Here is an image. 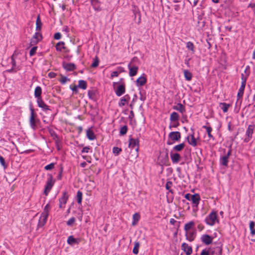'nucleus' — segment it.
I'll use <instances>...</instances> for the list:
<instances>
[{
  "label": "nucleus",
  "mask_w": 255,
  "mask_h": 255,
  "mask_svg": "<svg viewBox=\"0 0 255 255\" xmlns=\"http://www.w3.org/2000/svg\"><path fill=\"white\" fill-rule=\"evenodd\" d=\"M210 255H222V245L218 244L216 247L209 248Z\"/></svg>",
  "instance_id": "nucleus-8"
},
{
  "label": "nucleus",
  "mask_w": 255,
  "mask_h": 255,
  "mask_svg": "<svg viewBox=\"0 0 255 255\" xmlns=\"http://www.w3.org/2000/svg\"><path fill=\"white\" fill-rule=\"evenodd\" d=\"M168 137L173 141H178L181 138V133L179 131H171L169 133Z\"/></svg>",
  "instance_id": "nucleus-10"
},
{
  "label": "nucleus",
  "mask_w": 255,
  "mask_h": 255,
  "mask_svg": "<svg viewBox=\"0 0 255 255\" xmlns=\"http://www.w3.org/2000/svg\"><path fill=\"white\" fill-rule=\"evenodd\" d=\"M196 235L195 230L188 231L185 234L186 239L189 242H192L194 240Z\"/></svg>",
  "instance_id": "nucleus-16"
},
{
  "label": "nucleus",
  "mask_w": 255,
  "mask_h": 255,
  "mask_svg": "<svg viewBox=\"0 0 255 255\" xmlns=\"http://www.w3.org/2000/svg\"><path fill=\"white\" fill-rule=\"evenodd\" d=\"M173 109L182 114H183L186 112L185 107L181 103H178L176 105L174 106L173 107Z\"/></svg>",
  "instance_id": "nucleus-25"
},
{
  "label": "nucleus",
  "mask_w": 255,
  "mask_h": 255,
  "mask_svg": "<svg viewBox=\"0 0 255 255\" xmlns=\"http://www.w3.org/2000/svg\"><path fill=\"white\" fill-rule=\"evenodd\" d=\"M137 59H138L137 57H133L131 59L130 62L128 64V68L129 69V75L130 77L134 76L135 75H136L137 73L138 67L136 66L132 65V63Z\"/></svg>",
  "instance_id": "nucleus-6"
},
{
  "label": "nucleus",
  "mask_w": 255,
  "mask_h": 255,
  "mask_svg": "<svg viewBox=\"0 0 255 255\" xmlns=\"http://www.w3.org/2000/svg\"><path fill=\"white\" fill-rule=\"evenodd\" d=\"M90 149V147L89 146H85L81 150L82 153H88L89 152V150Z\"/></svg>",
  "instance_id": "nucleus-61"
},
{
  "label": "nucleus",
  "mask_w": 255,
  "mask_h": 255,
  "mask_svg": "<svg viewBox=\"0 0 255 255\" xmlns=\"http://www.w3.org/2000/svg\"><path fill=\"white\" fill-rule=\"evenodd\" d=\"M50 206L49 203L47 204L44 208L43 211L41 214L48 216L49 212L50 210Z\"/></svg>",
  "instance_id": "nucleus-38"
},
{
  "label": "nucleus",
  "mask_w": 255,
  "mask_h": 255,
  "mask_svg": "<svg viewBox=\"0 0 255 255\" xmlns=\"http://www.w3.org/2000/svg\"><path fill=\"white\" fill-rule=\"evenodd\" d=\"M86 136L87 138L90 140H93L96 139V135L93 130L91 129H88L86 131Z\"/></svg>",
  "instance_id": "nucleus-28"
},
{
  "label": "nucleus",
  "mask_w": 255,
  "mask_h": 255,
  "mask_svg": "<svg viewBox=\"0 0 255 255\" xmlns=\"http://www.w3.org/2000/svg\"><path fill=\"white\" fill-rule=\"evenodd\" d=\"M41 26H42V22L41 21L40 16L38 15L37 17L36 20V30L37 31H40L41 29Z\"/></svg>",
  "instance_id": "nucleus-32"
},
{
  "label": "nucleus",
  "mask_w": 255,
  "mask_h": 255,
  "mask_svg": "<svg viewBox=\"0 0 255 255\" xmlns=\"http://www.w3.org/2000/svg\"><path fill=\"white\" fill-rule=\"evenodd\" d=\"M97 94H98V91L97 90H95V89H92V90H89L88 92V96L89 98L93 101L97 100Z\"/></svg>",
  "instance_id": "nucleus-24"
},
{
  "label": "nucleus",
  "mask_w": 255,
  "mask_h": 255,
  "mask_svg": "<svg viewBox=\"0 0 255 255\" xmlns=\"http://www.w3.org/2000/svg\"><path fill=\"white\" fill-rule=\"evenodd\" d=\"M32 38H35V39L41 40V39L42 38V34L38 32H36Z\"/></svg>",
  "instance_id": "nucleus-55"
},
{
  "label": "nucleus",
  "mask_w": 255,
  "mask_h": 255,
  "mask_svg": "<svg viewBox=\"0 0 255 255\" xmlns=\"http://www.w3.org/2000/svg\"><path fill=\"white\" fill-rule=\"evenodd\" d=\"M69 196L66 191L63 192L62 196L59 199V207L61 209L65 208V205L66 204L68 199Z\"/></svg>",
  "instance_id": "nucleus-9"
},
{
  "label": "nucleus",
  "mask_w": 255,
  "mask_h": 255,
  "mask_svg": "<svg viewBox=\"0 0 255 255\" xmlns=\"http://www.w3.org/2000/svg\"><path fill=\"white\" fill-rule=\"evenodd\" d=\"M78 86L82 89L85 90L87 87V82L83 80H80L78 81Z\"/></svg>",
  "instance_id": "nucleus-35"
},
{
  "label": "nucleus",
  "mask_w": 255,
  "mask_h": 255,
  "mask_svg": "<svg viewBox=\"0 0 255 255\" xmlns=\"http://www.w3.org/2000/svg\"><path fill=\"white\" fill-rule=\"evenodd\" d=\"M200 255H210V252L209 248L207 250L206 249L202 250Z\"/></svg>",
  "instance_id": "nucleus-58"
},
{
  "label": "nucleus",
  "mask_w": 255,
  "mask_h": 255,
  "mask_svg": "<svg viewBox=\"0 0 255 255\" xmlns=\"http://www.w3.org/2000/svg\"><path fill=\"white\" fill-rule=\"evenodd\" d=\"M40 40V39H35V38H31L30 42V44L31 46L36 44Z\"/></svg>",
  "instance_id": "nucleus-57"
},
{
  "label": "nucleus",
  "mask_w": 255,
  "mask_h": 255,
  "mask_svg": "<svg viewBox=\"0 0 255 255\" xmlns=\"http://www.w3.org/2000/svg\"><path fill=\"white\" fill-rule=\"evenodd\" d=\"M181 250H183L186 255H191L192 253V248L187 243H183L181 245Z\"/></svg>",
  "instance_id": "nucleus-15"
},
{
  "label": "nucleus",
  "mask_w": 255,
  "mask_h": 255,
  "mask_svg": "<svg viewBox=\"0 0 255 255\" xmlns=\"http://www.w3.org/2000/svg\"><path fill=\"white\" fill-rule=\"evenodd\" d=\"M61 37V34L60 32H56L54 34V38L56 40H59Z\"/></svg>",
  "instance_id": "nucleus-62"
},
{
  "label": "nucleus",
  "mask_w": 255,
  "mask_h": 255,
  "mask_svg": "<svg viewBox=\"0 0 255 255\" xmlns=\"http://www.w3.org/2000/svg\"><path fill=\"white\" fill-rule=\"evenodd\" d=\"M194 134V132H193V133L190 136H188L187 137V139L189 144L193 147H195L197 145V143Z\"/></svg>",
  "instance_id": "nucleus-21"
},
{
  "label": "nucleus",
  "mask_w": 255,
  "mask_h": 255,
  "mask_svg": "<svg viewBox=\"0 0 255 255\" xmlns=\"http://www.w3.org/2000/svg\"><path fill=\"white\" fill-rule=\"evenodd\" d=\"M0 163L1 165L3 167L4 169H5L7 167V164L5 162L4 158L0 155Z\"/></svg>",
  "instance_id": "nucleus-50"
},
{
  "label": "nucleus",
  "mask_w": 255,
  "mask_h": 255,
  "mask_svg": "<svg viewBox=\"0 0 255 255\" xmlns=\"http://www.w3.org/2000/svg\"><path fill=\"white\" fill-rule=\"evenodd\" d=\"M70 88L71 89V90L75 92L76 94H77L78 92V86H76L75 85L72 86V85H71L70 86Z\"/></svg>",
  "instance_id": "nucleus-59"
},
{
  "label": "nucleus",
  "mask_w": 255,
  "mask_h": 255,
  "mask_svg": "<svg viewBox=\"0 0 255 255\" xmlns=\"http://www.w3.org/2000/svg\"><path fill=\"white\" fill-rule=\"evenodd\" d=\"M205 222L209 226H213L219 223L217 212L212 211L205 218Z\"/></svg>",
  "instance_id": "nucleus-2"
},
{
  "label": "nucleus",
  "mask_w": 255,
  "mask_h": 255,
  "mask_svg": "<svg viewBox=\"0 0 255 255\" xmlns=\"http://www.w3.org/2000/svg\"><path fill=\"white\" fill-rule=\"evenodd\" d=\"M130 96L128 95H126L124 97H123L121 99L120 102H119V106L120 107H122L126 105V103H128L130 100Z\"/></svg>",
  "instance_id": "nucleus-22"
},
{
  "label": "nucleus",
  "mask_w": 255,
  "mask_h": 255,
  "mask_svg": "<svg viewBox=\"0 0 255 255\" xmlns=\"http://www.w3.org/2000/svg\"><path fill=\"white\" fill-rule=\"evenodd\" d=\"M115 93L116 95L118 97H120L123 94H124L126 92V85L125 83H122V84L118 86L116 89Z\"/></svg>",
  "instance_id": "nucleus-11"
},
{
  "label": "nucleus",
  "mask_w": 255,
  "mask_h": 255,
  "mask_svg": "<svg viewBox=\"0 0 255 255\" xmlns=\"http://www.w3.org/2000/svg\"><path fill=\"white\" fill-rule=\"evenodd\" d=\"M63 68L67 71H73L76 69V66L74 63H62Z\"/></svg>",
  "instance_id": "nucleus-14"
},
{
  "label": "nucleus",
  "mask_w": 255,
  "mask_h": 255,
  "mask_svg": "<svg viewBox=\"0 0 255 255\" xmlns=\"http://www.w3.org/2000/svg\"><path fill=\"white\" fill-rule=\"evenodd\" d=\"M79 242V239L74 238L73 236H69L67 239V243L70 245L78 244Z\"/></svg>",
  "instance_id": "nucleus-26"
},
{
  "label": "nucleus",
  "mask_w": 255,
  "mask_h": 255,
  "mask_svg": "<svg viewBox=\"0 0 255 255\" xmlns=\"http://www.w3.org/2000/svg\"><path fill=\"white\" fill-rule=\"evenodd\" d=\"M75 218L74 217H72L70 219H69L66 223V224L68 226H71L74 224V223L75 222Z\"/></svg>",
  "instance_id": "nucleus-53"
},
{
  "label": "nucleus",
  "mask_w": 255,
  "mask_h": 255,
  "mask_svg": "<svg viewBox=\"0 0 255 255\" xmlns=\"http://www.w3.org/2000/svg\"><path fill=\"white\" fill-rule=\"evenodd\" d=\"M245 86H246L245 85H241L237 94L238 100H239L242 98L244 95Z\"/></svg>",
  "instance_id": "nucleus-33"
},
{
  "label": "nucleus",
  "mask_w": 255,
  "mask_h": 255,
  "mask_svg": "<svg viewBox=\"0 0 255 255\" xmlns=\"http://www.w3.org/2000/svg\"><path fill=\"white\" fill-rule=\"evenodd\" d=\"M201 200L200 196L198 194H195L192 195L190 201H192L193 207H197Z\"/></svg>",
  "instance_id": "nucleus-17"
},
{
  "label": "nucleus",
  "mask_w": 255,
  "mask_h": 255,
  "mask_svg": "<svg viewBox=\"0 0 255 255\" xmlns=\"http://www.w3.org/2000/svg\"><path fill=\"white\" fill-rule=\"evenodd\" d=\"M30 116L29 118V125L30 128L34 130L37 128V124L40 122L39 120L36 119L37 116L31 105H30Z\"/></svg>",
  "instance_id": "nucleus-1"
},
{
  "label": "nucleus",
  "mask_w": 255,
  "mask_h": 255,
  "mask_svg": "<svg viewBox=\"0 0 255 255\" xmlns=\"http://www.w3.org/2000/svg\"><path fill=\"white\" fill-rule=\"evenodd\" d=\"M179 119V116L176 112H174L171 114L170 117L171 122H178Z\"/></svg>",
  "instance_id": "nucleus-30"
},
{
  "label": "nucleus",
  "mask_w": 255,
  "mask_h": 255,
  "mask_svg": "<svg viewBox=\"0 0 255 255\" xmlns=\"http://www.w3.org/2000/svg\"><path fill=\"white\" fill-rule=\"evenodd\" d=\"M232 153V150L231 149H229L227 152V153H225V154L221 156L220 159V163L221 164L225 166H227L228 162H229V156L231 155Z\"/></svg>",
  "instance_id": "nucleus-7"
},
{
  "label": "nucleus",
  "mask_w": 255,
  "mask_h": 255,
  "mask_svg": "<svg viewBox=\"0 0 255 255\" xmlns=\"http://www.w3.org/2000/svg\"><path fill=\"white\" fill-rule=\"evenodd\" d=\"M255 125L254 124L250 125L246 131L245 137L244 139V142H249L253 137V134L254 132Z\"/></svg>",
  "instance_id": "nucleus-4"
},
{
  "label": "nucleus",
  "mask_w": 255,
  "mask_h": 255,
  "mask_svg": "<svg viewBox=\"0 0 255 255\" xmlns=\"http://www.w3.org/2000/svg\"><path fill=\"white\" fill-rule=\"evenodd\" d=\"M48 131L51 136L52 137L53 139L55 140V144L58 145V143L60 142V139L58 136V135L57 134V133L55 132V131L53 130L51 128H48Z\"/></svg>",
  "instance_id": "nucleus-20"
},
{
  "label": "nucleus",
  "mask_w": 255,
  "mask_h": 255,
  "mask_svg": "<svg viewBox=\"0 0 255 255\" xmlns=\"http://www.w3.org/2000/svg\"><path fill=\"white\" fill-rule=\"evenodd\" d=\"M64 44L65 43L63 41L58 42L55 46L56 50L61 51L62 49H65Z\"/></svg>",
  "instance_id": "nucleus-39"
},
{
  "label": "nucleus",
  "mask_w": 255,
  "mask_h": 255,
  "mask_svg": "<svg viewBox=\"0 0 255 255\" xmlns=\"http://www.w3.org/2000/svg\"><path fill=\"white\" fill-rule=\"evenodd\" d=\"M62 172H63V167H61L60 169L59 173L58 175L57 176V179L59 180H61L62 179Z\"/></svg>",
  "instance_id": "nucleus-60"
},
{
  "label": "nucleus",
  "mask_w": 255,
  "mask_h": 255,
  "mask_svg": "<svg viewBox=\"0 0 255 255\" xmlns=\"http://www.w3.org/2000/svg\"><path fill=\"white\" fill-rule=\"evenodd\" d=\"M140 247V244L138 242H135L132 252L134 254L137 255L138 253V250Z\"/></svg>",
  "instance_id": "nucleus-43"
},
{
  "label": "nucleus",
  "mask_w": 255,
  "mask_h": 255,
  "mask_svg": "<svg viewBox=\"0 0 255 255\" xmlns=\"http://www.w3.org/2000/svg\"><path fill=\"white\" fill-rule=\"evenodd\" d=\"M99 60L98 57H96L93 62L92 63V64L91 65V67L93 68L97 67L99 65Z\"/></svg>",
  "instance_id": "nucleus-54"
},
{
  "label": "nucleus",
  "mask_w": 255,
  "mask_h": 255,
  "mask_svg": "<svg viewBox=\"0 0 255 255\" xmlns=\"http://www.w3.org/2000/svg\"><path fill=\"white\" fill-rule=\"evenodd\" d=\"M202 128L206 130V131L208 133V136L209 137V139L214 140L215 138L211 134L212 128L211 127H208L207 126H203Z\"/></svg>",
  "instance_id": "nucleus-29"
},
{
  "label": "nucleus",
  "mask_w": 255,
  "mask_h": 255,
  "mask_svg": "<svg viewBox=\"0 0 255 255\" xmlns=\"http://www.w3.org/2000/svg\"><path fill=\"white\" fill-rule=\"evenodd\" d=\"M170 155L173 164L178 163L181 159V156L178 153H173L171 151L170 153Z\"/></svg>",
  "instance_id": "nucleus-13"
},
{
  "label": "nucleus",
  "mask_w": 255,
  "mask_h": 255,
  "mask_svg": "<svg viewBox=\"0 0 255 255\" xmlns=\"http://www.w3.org/2000/svg\"><path fill=\"white\" fill-rule=\"evenodd\" d=\"M172 185H173V183H172V182L171 181H167V182H166V183L165 184L166 189L168 190L169 192L171 193H173V191L171 189V187H172Z\"/></svg>",
  "instance_id": "nucleus-45"
},
{
  "label": "nucleus",
  "mask_w": 255,
  "mask_h": 255,
  "mask_svg": "<svg viewBox=\"0 0 255 255\" xmlns=\"http://www.w3.org/2000/svg\"><path fill=\"white\" fill-rule=\"evenodd\" d=\"M128 147L132 150H134L136 157L138 156L139 140L138 138H130L129 139Z\"/></svg>",
  "instance_id": "nucleus-5"
},
{
  "label": "nucleus",
  "mask_w": 255,
  "mask_h": 255,
  "mask_svg": "<svg viewBox=\"0 0 255 255\" xmlns=\"http://www.w3.org/2000/svg\"><path fill=\"white\" fill-rule=\"evenodd\" d=\"M184 77H185V79L187 81H190L192 79V74L188 70H184Z\"/></svg>",
  "instance_id": "nucleus-37"
},
{
  "label": "nucleus",
  "mask_w": 255,
  "mask_h": 255,
  "mask_svg": "<svg viewBox=\"0 0 255 255\" xmlns=\"http://www.w3.org/2000/svg\"><path fill=\"white\" fill-rule=\"evenodd\" d=\"M249 74L248 73L247 76H245L243 73L241 74V85L246 86V81L247 80L248 76H249Z\"/></svg>",
  "instance_id": "nucleus-49"
},
{
  "label": "nucleus",
  "mask_w": 255,
  "mask_h": 255,
  "mask_svg": "<svg viewBox=\"0 0 255 255\" xmlns=\"http://www.w3.org/2000/svg\"><path fill=\"white\" fill-rule=\"evenodd\" d=\"M121 151L122 149L118 147H114L113 148V152L116 155H118Z\"/></svg>",
  "instance_id": "nucleus-52"
},
{
  "label": "nucleus",
  "mask_w": 255,
  "mask_h": 255,
  "mask_svg": "<svg viewBox=\"0 0 255 255\" xmlns=\"http://www.w3.org/2000/svg\"><path fill=\"white\" fill-rule=\"evenodd\" d=\"M37 49V46H34L30 49V52H29L30 56H32L35 54Z\"/></svg>",
  "instance_id": "nucleus-56"
},
{
  "label": "nucleus",
  "mask_w": 255,
  "mask_h": 255,
  "mask_svg": "<svg viewBox=\"0 0 255 255\" xmlns=\"http://www.w3.org/2000/svg\"><path fill=\"white\" fill-rule=\"evenodd\" d=\"M82 196H83V193L82 192L78 190L77 192V195H76V200L77 201V203L78 204H81L82 201Z\"/></svg>",
  "instance_id": "nucleus-40"
},
{
  "label": "nucleus",
  "mask_w": 255,
  "mask_h": 255,
  "mask_svg": "<svg viewBox=\"0 0 255 255\" xmlns=\"http://www.w3.org/2000/svg\"><path fill=\"white\" fill-rule=\"evenodd\" d=\"M195 225L194 222L193 221H190L188 223H186L184 229L186 232L188 231H190L189 230L194 226Z\"/></svg>",
  "instance_id": "nucleus-34"
},
{
  "label": "nucleus",
  "mask_w": 255,
  "mask_h": 255,
  "mask_svg": "<svg viewBox=\"0 0 255 255\" xmlns=\"http://www.w3.org/2000/svg\"><path fill=\"white\" fill-rule=\"evenodd\" d=\"M48 217V216H45V215L42 214L40 215L37 225V228H42L45 225L47 222Z\"/></svg>",
  "instance_id": "nucleus-19"
},
{
  "label": "nucleus",
  "mask_w": 255,
  "mask_h": 255,
  "mask_svg": "<svg viewBox=\"0 0 255 255\" xmlns=\"http://www.w3.org/2000/svg\"><path fill=\"white\" fill-rule=\"evenodd\" d=\"M47 176L48 178L44 187V194L46 196L48 195V193L52 188L55 182V180L53 179L52 174H48Z\"/></svg>",
  "instance_id": "nucleus-3"
},
{
  "label": "nucleus",
  "mask_w": 255,
  "mask_h": 255,
  "mask_svg": "<svg viewBox=\"0 0 255 255\" xmlns=\"http://www.w3.org/2000/svg\"><path fill=\"white\" fill-rule=\"evenodd\" d=\"M255 223L254 221H251L250 222V229L251 231V234L252 236L255 235Z\"/></svg>",
  "instance_id": "nucleus-44"
},
{
  "label": "nucleus",
  "mask_w": 255,
  "mask_h": 255,
  "mask_svg": "<svg viewBox=\"0 0 255 255\" xmlns=\"http://www.w3.org/2000/svg\"><path fill=\"white\" fill-rule=\"evenodd\" d=\"M55 164V163H51L50 164L46 165L44 167V169L47 171L51 170L52 169H53L54 168Z\"/></svg>",
  "instance_id": "nucleus-51"
},
{
  "label": "nucleus",
  "mask_w": 255,
  "mask_h": 255,
  "mask_svg": "<svg viewBox=\"0 0 255 255\" xmlns=\"http://www.w3.org/2000/svg\"><path fill=\"white\" fill-rule=\"evenodd\" d=\"M36 102L39 108H41L43 111H46L48 110H50L49 106L44 103L42 98L38 99L37 100H36Z\"/></svg>",
  "instance_id": "nucleus-18"
},
{
  "label": "nucleus",
  "mask_w": 255,
  "mask_h": 255,
  "mask_svg": "<svg viewBox=\"0 0 255 255\" xmlns=\"http://www.w3.org/2000/svg\"><path fill=\"white\" fill-rule=\"evenodd\" d=\"M61 78L58 80V81L61 83V84L64 85L66 84L68 81H70V79L68 78L67 77L63 76L60 74Z\"/></svg>",
  "instance_id": "nucleus-46"
},
{
  "label": "nucleus",
  "mask_w": 255,
  "mask_h": 255,
  "mask_svg": "<svg viewBox=\"0 0 255 255\" xmlns=\"http://www.w3.org/2000/svg\"><path fill=\"white\" fill-rule=\"evenodd\" d=\"M140 218V215L139 214L135 213H134L132 216V225H135L137 224V222L139 221Z\"/></svg>",
  "instance_id": "nucleus-42"
},
{
  "label": "nucleus",
  "mask_w": 255,
  "mask_h": 255,
  "mask_svg": "<svg viewBox=\"0 0 255 255\" xmlns=\"http://www.w3.org/2000/svg\"><path fill=\"white\" fill-rule=\"evenodd\" d=\"M11 64L12 68H15L17 70H20L19 67L16 65V61L15 60V55L14 54L11 56Z\"/></svg>",
  "instance_id": "nucleus-36"
},
{
  "label": "nucleus",
  "mask_w": 255,
  "mask_h": 255,
  "mask_svg": "<svg viewBox=\"0 0 255 255\" xmlns=\"http://www.w3.org/2000/svg\"><path fill=\"white\" fill-rule=\"evenodd\" d=\"M42 94V89L40 86L36 87L34 90V97L36 98V100L38 99H41Z\"/></svg>",
  "instance_id": "nucleus-27"
},
{
  "label": "nucleus",
  "mask_w": 255,
  "mask_h": 255,
  "mask_svg": "<svg viewBox=\"0 0 255 255\" xmlns=\"http://www.w3.org/2000/svg\"><path fill=\"white\" fill-rule=\"evenodd\" d=\"M143 75L139 77L136 81V84L138 87L143 86L147 82V79L144 76V74H143Z\"/></svg>",
  "instance_id": "nucleus-23"
},
{
  "label": "nucleus",
  "mask_w": 255,
  "mask_h": 255,
  "mask_svg": "<svg viewBox=\"0 0 255 255\" xmlns=\"http://www.w3.org/2000/svg\"><path fill=\"white\" fill-rule=\"evenodd\" d=\"M219 106L224 113H226L228 112L230 105L226 103H221Z\"/></svg>",
  "instance_id": "nucleus-31"
},
{
  "label": "nucleus",
  "mask_w": 255,
  "mask_h": 255,
  "mask_svg": "<svg viewBox=\"0 0 255 255\" xmlns=\"http://www.w3.org/2000/svg\"><path fill=\"white\" fill-rule=\"evenodd\" d=\"M119 72L118 71H114L111 73V77L113 78L114 77H118L119 76Z\"/></svg>",
  "instance_id": "nucleus-64"
},
{
  "label": "nucleus",
  "mask_w": 255,
  "mask_h": 255,
  "mask_svg": "<svg viewBox=\"0 0 255 255\" xmlns=\"http://www.w3.org/2000/svg\"><path fill=\"white\" fill-rule=\"evenodd\" d=\"M184 143H181L180 144L174 146L173 147V150L176 151H180L184 148Z\"/></svg>",
  "instance_id": "nucleus-41"
},
{
  "label": "nucleus",
  "mask_w": 255,
  "mask_h": 255,
  "mask_svg": "<svg viewBox=\"0 0 255 255\" xmlns=\"http://www.w3.org/2000/svg\"><path fill=\"white\" fill-rule=\"evenodd\" d=\"M186 48L191 50L192 53H194L195 49H194V45L193 43L191 41H188L186 43Z\"/></svg>",
  "instance_id": "nucleus-47"
},
{
  "label": "nucleus",
  "mask_w": 255,
  "mask_h": 255,
  "mask_svg": "<svg viewBox=\"0 0 255 255\" xmlns=\"http://www.w3.org/2000/svg\"><path fill=\"white\" fill-rule=\"evenodd\" d=\"M213 238L207 234H204L201 236L200 240L201 242L206 245H209L212 243Z\"/></svg>",
  "instance_id": "nucleus-12"
},
{
  "label": "nucleus",
  "mask_w": 255,
  "mask_h": 255,
  "mask_svg": "<svg viewBox=\"0 0 255 255\" xmlns=\"http://www.w3.org/2000/svg\"><path fill=\"white\" fill-rule=\"evenodd\" d=\"M127 131H128V127H127V126L125 125V126L122 127L120 128V133L121 135H124L127 133Z\"/></svg>",
  "instance_id": "nucleus-48"
},
{
  "label": "nucleus",
  "mask_w": 255,
  "mask_h": 255,
  "mask_svg": "<svg viewBox=\"0 0 255 255\" xmlns=\"http://www.w3.org/2000/svg\"><path fill=\"white\" fill-rule=\"evenodd\" d=\"M48 77L50 78H55L56 76V74L54 72H49L48 74Z\"/></svg>",
  "instance_id": "nucleus-63"
}]
</instances>
